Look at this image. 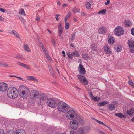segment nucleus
Listing matches in <instances>:
<instances>
[{
  "label": "nucleus",
  "instance_id": "obj_57",
  "mask_svg": "<svg viewBox=\"0 0 134 134\" xmlns=\"http://www.w3.org/2000/svg\"><path fill=\"white\" fill-rule=\"evenodd\" d=\"M4 20V18L2 16H0V21H3Z\"/></svg>",
  "mask_w": 134,
  "mask_h": 134
},
{
  "label": "nucleus",
  "instance_id": "obj_55",
  "mask_svg": "<svg viewBox=\"0 0 134 134\" xmlns=\"http://www.w3.org/2000/svg\"><path fill=\"white\" fill-rule=\"evenodd\" d=\"M80 14H81V15L82 16H85V13L84 12H81Z\"/></svg>",
  "mask_w": 134,
  "mask_h": 134
},
{
  "label": "nucleus",
  "instance_id": "obj_54",
  "mask_svg": "<svg viewBox=\"0 0 134 134\" xmlns=\"http://www.w3.org/2000/svg\"><path fill=\"white\" fill-rule=\"evenodd\" d=\"M67 5V4L66 3H64L62 5V7L63 8H65Z\"/></svg>",
  "mask_w": 134,
  "mask_h": 134
},
{
  "label": "nucleus",
  "instance_id": "obj_58",
  "mask_svg": "<svg viewBox=\"0 0 134 134\" xmlns=\"http://www.w3.org/2000/svg\"><path fill=\"white\" fill-rule=\"evenodd\" d=\"M13 77H17L18 78H19L20 79V80H23V78H21V77H17L16 76H12Z\"/></svg>",
  "mask_w": 134,
  "mask_h": 134
},
{
  "label": "nucleus",
  "instance_id": "obj_31",
  "mask_svg": "<svg viewBox=\"0 0 134 134\" xmlns=\"http://www.w3.org/2000/svg\"><path fill=\"white\" fill-rule=\"evenodd\" d=\"M86 7L87 9L88 10L90 9L91 8V4L88 2H87L85 4Z\"/></svg>",
  "mask_w": 134,
  "mask_h": 134
},
{
  "label": "nucleus",
  "instance_id": "obj_6",
  "mask_svg": "<svg viewBox=\"0 0 134 134\" xmlns=\"http://www.w3.org/2000/svg\"><path fill=\"white\" fill-rule=\"evenodd\" d=\"M56 104V101L54 98H49L47 102V104L48 106L52 108H55Z\"/></svg>",
  "mask_w": 134,
  "mask_h": 134
},
{
  "label": "nucleus",
  "instance_id": "obj_42",
  "mask_svg": "<svg viewBox=\"0 0 134 134\" xmlns=\"http://www.w3.org/2000/svg\"><path fill=\"white\" fill-rule=\"evenodd\" d=\"M16 58L21 59H23L22 55L20 54H18L16 55Z\"/></svg>",
  "mask_w": 134,
  "mask_h": 134
},
{
  "label": "nucleus",
  "instance_id": "obj_63",
  "mask_svg": "<svg viewBox=\"0 0 134 134\" xmlns=\"http://www.w3.org/2000/svg\"><path fill=\"white\" fill-rule=\"evenodd\" d=\"M70 46L71 47H73V48L75 47V46H74V44H71L70 45Z\"/></svg>",
  "mask_w": 134,
  "mask_h": 134
},
{
  "label": "nucleus",
  "instance_id": "obj_21",
  "mask_svg": "<svg viewBox=\"0 0 134 134\" xmlns=\"http://www.w3.org/2000/svg\"><path fill=\"white\" fill-rule=\"evenodd\" d=\"M108 109L110 111H112L115 109V106L114 104H109L107 105Z\"/></svg>",
  "mask_w": 134,
  "mask_h": 134
},
{
  "label": "nucleus",
  "instance_id": "obj_60",
  "mask_svg": "<svg viewBox=\"0 0 134 134\" xmlns=\"http://www.w3.org/2000/svg\"><path fill=\"white\" fill-rule=\"evenodd\" d=\"M36 19L37 21H39L40 20V19L39 17H37L36 18Z\"/></svg>",
  "mask_w": 134,
  "mask_h": 134
},
{
  "label": "nucleus",
  "instance_id": "obj_1",
  "mask_svg": "<svg viewBox=\"0 0 134 134\" xmlns=\"http://www.w3.org/2000/svg\"><path fill=\"white\" fill-rule=\"evenodd\" d=\"M7 95L9 97L11 98H15L18 95V90L15 88L11 87L7 90Z\"/></svg>",
  "mask_w": 134,
  "mask_h": 134
},
{
  "label": "nucleus",
  "instance_id": "obj_26",
  "mask_svg": "<svg viewBox=\"0 0 134 134\" xmlns=\"http://www.w3.org/2000/svg\"><path fill=\"white\" fill-rule=\"evenodd\" d=\"M115 116L121 118H123L125 117V116L123 115L121 113H115Z\"/></svg>",
  "mask_w": 134,
  "mask_h": 134
},
{
  "label": "nucleus",
  "instance_id": "obj_10",
  "mask_svg": "<svg viewBox=\"0 0 134 134\" xmlns=\"http://www.w3.org/2000/svg\"><path fill=\"white\" fill-rule=\"evenodd\" d=\"M7 88V85L4 82L0 83V91L4 92L6 91Z\"/></svg>",
  "mask_w": 134,
  "mask_h": 134
},
{
  "label": "nucleus",
  "instance_id": "obj_56",
  "mask_svg": "<svg viewBox=\"0 0 134 134\" xmlns=\"http://www.w3.org/2000/svg\"><path fill=\"white\" fill-rule=\"evenodd\" d=\"M62 54H63V56L65 57V53L64 51H63L62 52Z\"/></svg>",
  "mask_w": 134,
  "mask_h": 134
},
{
  "label": "nucleus",
  "instance_id": "obj_37",
  "mask_svg": "<svg viewBox=\"0 0 134 134\" xmlns=\"http://www.w3.org/2000/svg\"><path fill=\"white\" fill-rule=\"evenodd\" d=\"M90 48L93 51H96V47L94 44H92L91 45Z\"/></svg>",
  "mask_w": 134,
  "mask_h": 134
},
{
  "label": "nucleus",
  "instance_id": "obj_53",
  "mask_svg": "<svg viewBox=\"0 0 134 134\" xmlns=\"http://www.w3.org/2000/svg\"><path fill=\"white\" fill-rule=\"evenodd\" d=\"M5 10V9L3 8H0V11L2 12H4Z\"/></svg>",
  "mask_w": 134,
  "mask_h": 134
},
{
  "label": "nucleus",
  "instance_id": "obj_41",
  "mask_svg": "<svg viewBox=\"0 0 134 134\" xmlns=\"http://www.w3.org/2000/svg\"><path fill=\"white\" fill-rule=\"evenodd\" d=\"M70 26V24L69 23H65V28L66 29H69Z\"/></svg>",
  "mask_w": 134,
  "mask_h": 134
},
{
  "label": "nucleus",
  "instance_id": "obj_45",
  "mask_svg": "<svg viewBox=\"0 0 134 134\" xmlns=\"http://www.w3.org/2000/svg\"><path fill=\"white\" fill-rule=\"evenodd\" d=\"M17 64L23 67L25 64H24L21 63L20 62H18Z\"/></svg>",
  "mask_w": 134,
  "mask_h": 134
},
{
  "label": "nucleus",
  "instance_id": "obj_5",
  "mask_svg": "<svg viewBox=\"0 0 134 134\" xmlns=\"http://www.w3.org/2000/svg\"><path fill=\"white\" fill-rule=\"evenodd\" d=\"M114 32L116 36H119L123 35L124 33V30L122 27L119 26L116 27L114 29Z\"/></svg>",
  "mask_w": 134,
  "mask_h": 134
},
{
  "label": "nucleus",
  "instance_id": "obj_19",
  "mask_svg": "<svg viewBox=\"0 0 134 134\" xmlns=\"http://www.w3.org/2000/svg\"><path fill=\"white\" fill-rule=\"evenodd\" d=\"M15 134H26V133L25 131L23 129H19L16 131Z\"/></svg>",
  "mask_w": 134,
  "mask_h": 134
},
{
  "label": "nucleus",
  "instance_id": "obj_51",
  "mask_svg": "<svg viewBox=\"0 0 134 134\" xmlns=\"http://www.w3.org/2000/svg\"><path fill=\"white\" fill-rule=\"evenodd\" d=\"M107 2H105V4L106 5H108L110 3V1L109 0H107Z\"/></svg>",
  "mask_w": 134,
  "mask_h": 134
},
{
  "label": "nucleus",
  "instance_id": "obj_34",
  "mask_svg": "<svg viewBox=\"0 0 134 134\" xmlns=\"http://www.w3.org/2000/svg\"><path fill=\"white\" fill-rule=\"evenodd\" d=\"M82 57L85 60L87 59L88 58V54L86 53L83 54Z\"/></svg>",
  "mask_w": 134,
  "mask_h": 134
},
{
  "label": "nucleus",
  "instance_id": "obj_39",
  "mask_svg": "<svg viewBox=\"0 0 134 134\" xmlns=\"http://www.w3.org/2000/svg\"><path fill=\"white\" fill-rule=\"evenodd\" d=\"M66 54L68 56V58H71V59H72V58L71 57L72 56V53H71L70 52H68L66 53Z\"/></svg>",
  "mask_w": 134,
  "mask_h": 134
},
{
  "label": "nucleus",
  "instance_id": "obj_47",
  "mask_svg": "<svg viewBox=\"0 0 134 134\" xmlns=\"http://www.w3.org/2000/svg\"><path fill=\"white\" fill-rule=\"evenodd\" d=\"M71 15V13L70 12H68V13L67 14L66 17L68 18H69L70 16Z\"/></svg>",
  "mask_w": 134,
  "mask_h": 134
},
{
  "label": "nucleus",
  "instance_id": "obj_7",
  "mask_svg": "<svg viewBox=\"0 0 134 134\" xmlns=\"http://www.w3.org/2000/svg\"><path fill=\"white\" fill-rule=\"evenodd\" d=\"M80 82L85 85H87L88 83V81L86 78L82 75H80L77 76Z\"/></svg>",
  "mask_w": 134,
  "mask_h": 134
},
{
  "label": "nucleus",
  "instance_id": "obj_52",
  "mask_svg": "<svg viewBox=\"0 0 134 134\" xmlns=\"http://www.w3.org/2000/svg\"><path fill=\"white\" fill-rule=\"evenodd\" d=\"M70 134H77V133L75 131H70Z\"/></svg>",
  "mask_w": 134,
  "mask_h": 134
},
{
  "label": "nucleus",
  "instance_id": "obj_30",
  "mask_svg": "<svg viewBox=\"0 0 134 134\" xmlns=\"http://www.w3.org/2000/svg\"><path fill=\"white\" fill-rule=\"evenodd\" d=\"M108 102L106 101H102L99 104V106H103L108 103Z\"/></svg>",
  "mask_w": 134,
  "mask_h": 134
},
{
  "label": "nucleus",
  "instance_id": "obj_35",
  "mask_svg": "<svg viewBox=\"0 0 134 134\" xmlns=\"http://www.w3.org/2000/svg\"><path fill=\"white\" fill-rule=\"evenodd\" d=\"M122 49V47L121 46H118L116 49V51L117 52H120Z\"/></svg>",
  "mask_w": 134,
  "mask_h": 134
},
{
  "label": "nucleus",
  "instance_id": "obj_48",
  "mask_svg": "<svg viewBox=\"0 0 134 134\" xmlns=\"http://www.w3.org/2000/svg\"><path fill=\"white\" fill-rule=\"evenodd\" d=\"M131 31L132 34L134 36V28H132L131 29Z\"/></svg>",
  "mask_w": 134,
  "mask_h": 134
},
{
  "label": "nucleus",
  "instance_id": "obj_2",
  "mask_svg": "<svg viewBox=\"0 0 134 134\" xmlns=\"http://www.w3.org/2000/svg\"><path fill=\"white\" fill-rule=\"evenodd\" d=\"M20 88H22L21 91L19 94V96L21 98H26L29 94L30 91L29 88L24 86H21Z\"/></svg>",
  "mask_w": 134,
  "mask_h": 134
},
{
  "label": "nucleus",
  "instance_id": "obj_38",
  "mask_svg": "<svg viewBox=\"0 0 134 134\" xmlns=\"http://www.w3.org/2000/svg\"><path fill=\"white\" fill-rule=\"evenodd\" d=\"M73 12L74 13H75L76 12L79 13L80 12V10L79 9H77L76 8H74L73 10Z\"/></svg>",
  "mask_w": 134,
  "mask_h": 134
},
{
  "label": "nucleus",
  "instance_id": "obj_36",
  "mask_svg": "<svg viewBox=\"0 0 134 134\" xmlns=\"http://www.w3.org/2000/svg\"><path fill=\"white\" fill-rule=\"evenodd\" d=\"M19 14L23 16H25V15L24 10L23 8L21 9L19 11Z\"/></svg>",
  "mask_w": 134,
  "mask_h": 134
},
{
  "label": "nucleus",
  "instance_id": "obj_50",
  "mask_svg": "<svg viewBox=\"0 0 134 134\" xmlns=\"http://www.w3.org/2000/svg\"><path fill=\"white\" fill-rule=\"evenodd\" d=\"M0 134H5L4 131V130L0 129Z\"/></svg>",
  "mask_w": 134,
  "mask_h": 134
},
{
  "label": "nucleus",
  "instance_id": "obj_12",
  "mask_svg": "<svg viewBox=\"0 0 134 134\" xmlns=\"http://www.w3.org/2000/svg\"><path fill=\"white\" fill-rule=\"evenodd\" d=\"M78 71L81 74H85L86 73V70L85 68L83 67L82 65L80 64L79 66L78 67Z\"/></svg>",
  "mask_w": 134,
  "mask_h": 134
},
{
  "label": "nucleus",
  "instance_id": "obj_8",
  "mask_svg": "<svg viewBox=\"0 0 134 134\" xmlns=\"http://www.w3.org/2000/svg\"><path fill=\"white\" fill-rule=\"evenodd\" d=\"M128 44L129 47L130 52L134 53V40L131 39L129 40Z\"/></svg>",
  "mask_w": 134,
  "mask_h": 134
},
{
  "label": "nucleus",
  "instance_id": "obj_25",
  "mask_svg": "<svg viewBox=\"0 0 134 134\" xmlns=\"http://www.w3.org/2000/svg\"><path fill=\"white\" fill-rule=\"evenodd\" d=\"M12 32L14 35L18 39L20 38V37L18 33L14 30H12Z\"/></svg>",
  "mask_w": 134,
  "mask_h": 134
},
{
  "label": "nucleus",
  "instance_id": "obj_40",
  "mask_svg": "<svg viewBox=\"0 0 134 134\" xmlns=\"http://www.w3.org/2000/svg\"><path fill=\"white\" fill-rule=\"evenodd\" d=\"M93 120H94L95 121L98 123H99V124H100L102 125H105V124H104L102 122H101V121H99V120H98L95 118H93Z\"/></svg>",
  "mask_w": 134,
  "mask_h": 134
},
{
  "label": "nucleus",
  "instance_id": "obj_32",
  "mask_svg": "<svg viewBox=\"0 0 134 134\" xmlns=\"http://www.w3.org/2000/svg\"><path fill=\"white\" fill-rule=\"evenodd\" d=\"M63 31V28H60L58 29V36L60 37H61V38H62V37L61 36V34Z\"/></svg>",
  "mask_w": 134,
  "mask_h": 134
},
{
  "label": "nucleus",
  "instance_id": "obj_59",
  "mask_svg": "<svg viewBox=\"0 0 134 134\" xmlns=\"http://www.w3.org/2000/svg\"><path fill=\"white\" fill-rule=\"evenodd\" d=\"M57 4L59 6H60L61 5V3L60 1H58L57 2Z\"/></svg>",
  "mask_w": 134,
  "mask_h": 134
},
{
  "label": "nucleus",
  "instance_id": "obj_44",
  "mask_svg": "<svg viewBox=\"0 0 134 134\" xmlns=\"http://www.w3.org/2000/svg\"><path fill=\"white\" fill-rule=\"evenodd\" d=\"M24 67L27 69H30L31 68V67L30 66L25 64H24Z\"/></svg>",
  "mask_w": 134,
  "mask_h": 134
},
{
  "label": "nucleus",
  "instance_id": "obj_14",
  "mask_svg": "<svg viewBox=\"0 0 134 134\" xmlns=\"http://www.w3.org/2000/svg\"><path fill=\"white\" fill-rule=\"evenodd\" d=\"M39 95V93L37 90H34L32 91L31 96L32 97L33 99H36L38 97Z\"/></svg>",
  "mask_w": 134,
  "mask_h": 134
},
{
  "label": "nucleus",
  "instance_id": "obj_61",
  "mask_svg": "<svg viewBox=\"0 0 134 134\" xmlns=\"http://www.w3.org/2000/svg\"><path fill=\"white\" fill-rule=\"evenodd\" d=\"M52 43L53 44H55V43H56V42H55V41L54 40H52Z\"/></svg>",
  "mask_w": 134,
  "mask_h": 134
},
{
  "label": "nucleus",
  "instance_id": "obj_23",
  "mask_svg": "<svg viewBox=\"0 0 134 134\" xmlns=\"http://www.w3.org/2000/svg\"><path fill=\"white\" fill-rule=\"evenodd\" d=\"M134 113V108H132L128 110L127 112V115L131 116Z\"/></svg>",
  "mask_w": 134,
  "mask_h": 134
},
{
  "label": "nucleus",
  "instance_id": "obj_43",
  "mask_svg": "<svg viewBox=\"0 0 134 134\" xmlns=\"http://www.w3.org/2000/svg\"><path fill=\"white\" fill-rule=\"evenodd\" d=\"M129 85L134 87V83L131 80H130L129 81Z\"/></svg>",
  "mask_w": 134,
  "mask_h": 134
},
{
  "label": "nucleus",
  "instance_id": "obj_33",
  "mask_svg": "<svg viewBox=\"0 0 134 134\" xmlns=\"http://www.w3.org/2000/svg\"><path fill=\"white\" fill-rule=\"evenodd\" d=\"M9 65L7 64L4 63H0V66L7 67H8Z\"/></svg>",
  "mask_w": 134,
  "mask_h": 134
},
{
  "label": "nucleus",
  "instance_id": "obj_62",
  "mask_svg": "<svg viewBox=\"0 0 134 134\" xmlns=\"http://www.w3.org/2000/svg\"><path fill=\"white\" fill-rule=\"evenodd\" d=\"M68 19V18H67L66 17L65 18V19H64V21H65V23H67V22H66V21H67V20Z\"/></svg>",
  "mask_w": 134,
  "mask_h": 134
},
{
  "label": "nucleus",
  "instance_id": "obj_4",
  "mask_svg": "<svg viewBox=\"0 0 134 134\" xmlns=\"http://www.w3.org/2000/svg\"><path fill=\"white\" fill-rule=\"evenodd\" d=\"M66 117L69 119H76L77 117V115L75 112L73 110H71L66 112Z\"/></svg>",
  "mask_w": 134,
  "mask_h": 134
},
{
  "label": "nucleus",
  "instance_id": "obj_20",
  "mask_svg": "<svg viewBox=\"0 0 134 134\" xmlns=\"http://www.w3.org/2000/svg\"><path fill=\"white\" fill-rule=\"evenodd\" d=\"M124 24L126 27H128L130 26L131 25V23L130 20H125L124 23Z\"/></svg>",
  "mask_w": 134,
  "mask_h": 134
},
{
  "label": "nucleus",
  "instance_id": "obj_3",
  "mask_svg": "<svg viewBox=\"0 0 134 134\" xmlns=\"http://www.w3.org/2000/svg\"><path fill=\"white\" fill-rule=\"evenodd\" d=\"M69 107L68 105L63 101H60L58 104L57 108L60 111L65 113L68 110Z\"/></svg>",
  "mask_w": 134,
  "mask_h": 134
},
{
  "label": "nucleus",
  "instance_id": "obj_13",
  "mask_svg": "<svg viewBox=\"0 0 134 134\" xmlns=\"http://www.w3.org/2000/svg\"><path fill=\"white\" fill-rule=\"evenodd\" d=\"M87 132V130L86 128L81 127L78 129L77 132L78 134H85Z\"/></svg>",
  "mask_w": 134,
  "mask_h": 134
},
{
  "label": "nucleus",
  "instance_id": "obj_17",
  "mask_svg": "<svg viewBox=\"0 0 134 134\" xmlns=\"http://www.w3.org/2000/svg\"><path fill=\"white\" fill-rule=\"evenodd\" d=\"M41 47L44 53L45 54L48 60H50L51 59V58L48 54L46 52L47 50L46 48L44 47V46L43 45H42Z\"/></svg>",
  "mask_w": 134,
  "mask_h": 134
},
{
  "label": "nucleus",
  "instance_id": "obj_16",
  "mask_svg": "<svg viewBox=\"0 0 134 134\" xmlns=\"http://www.w3.org/2000/svg\"><path fill=\"white\" fill-rule=\"evenodd\" d=\"M104 50L105 53L106 54H110L111 53V51L109 46L107 45H106L104 46Z\"/></svg>",
  "mask_w": 134,
  "mask_h": 134
},
{
  "label": "nucleus",
  "instance_id": "obj_29",
  "mask_svg": "<svg viewBox=\"0 0 134 134\" xmlns=\"http://www.w3.org/2000/svg\"><path fill=\"white\" fill-rule=\"evenodd\" d=\"M106 10L105 9H103L98 12V14H99L104 15L106 13Z\"/></svg>",
  "mask_w": 134,
  "mask_h": 134
},
{
  "label": "nucleus",
  "instance_id": "obj_64",
  "mask_svg": "<svg viewBox=\"0 0 134 134\" xmlns=\"http://www.w3.org/2000/svg\"><path fill=\"white\" fill-rule=\"evenodd\" d=\"M73 19H74V21H75L76 22L77 21V19L75 17H74V18Z\"/></svg>",
  "mask_w": 134,
  "mask_h": 134
},
{
  "label": "nucleus",
  "instance_id": "obj_11",
  "mask_svg": "<svg viewBox=\"0 0 134 134\" xmlns=\"http://www.w3.org/2000/svg\"><path fill=\"white\" fill-rule=\"evenodd\" d=\"M99 33L101 34H104L107 32V28L104 26H101L98 28Z\"/></svg>",
  "mask_w": 134,
  "mask_h": 134
},
{
  "label": "nucleus",
  "instance_id": "obj_9",
  "mask_svg": "<svg viewBox=\"0 0 134 134\" xmlns=\"http://www.w3.org/2000/svg\"><path fill=\"white\" fill-rule=\"evenodd\" d=\"M70 127L74 130H76L78 126V122L75 120H74L71 121L70 123Z\"/></svg>",
  "mask_w": 134,
  "mask_h": 134
},
{
  "label": "nucleus",
  "instance_id": "obj_18",
  "mask_svg": "<svg viewBox=\"0 0 134 134\" xmlns=\"http://www.w3.org/2000/svg\"><path fill=\"white\" fill-rule=\"evenodd\" d=\"M89 95L90 97L93 100L96 101H99L100 99V98L98 97L97 98L96 97H95L93 96L92 95L91 92H90L89 93Z\"/></svg>",
  "mask_w": 134,
  "mask_h": 134
},
{
  "label": "nucleus",
  "instance_id": "obj_22",
  "mask_svg": "<svg viewBox=\"0 0 134 134\" xmlns=\"http://www.w3.org/2000/svg\"><path fill=\"white\" fill-rule=\"evenodd\" d=\"M27 77H28L27 79L29 80L36 82L38 81V80L36 79L34 77L32 76H27Z\"/></svg>",
  "mask_w": 134,
  "mask_h": 134
},
{
  "label": "nucleus",
  "instance_id": "obj_49",
  "mask_svg": "<svg viewBox=\"0 0 134 134\" xmlns=\"http://www.w3.org/2000/svg\"><path fill=\"white\" fill-rule=\"evenodd\" d=\"M55 15L56 16L55 17V18L56 19V20L57 21H58L59 18H58V17L60 16V15L59 14H56Z\"/></svg>",
  "mask_w": 134,
  "mask_h": 134
},
{
  "label": "nucleus",
  "instance_id": "obj_24",
  "mask_svg": "<svg viewBox=\"0 0 134 134\" xmlns=\"http://www.w3.org/2000/svg\"><path fill=\"white\" fill-rule=\"evenodd\" d=\"M38 98H39V99L41 100H46L47 98L46 97L44 94H42L40 95H39Z\"/></svg>",
  "mask_w": 134,
  "mask_h": 134
},
{
  "label": "nucleus",
  "instance_id": "obj_27",
  "mask_svg": "<svg viewBox=\"0 0 134 134\" xmlns=\"http://www.w3.org/2000/svg\"><path fill=\"white\" fill-rule=\"evenodd\" d=\"M24 50L26 51H27L29 52H31L30 49L28 47V45L27 44H25L24 46Z\"/></svg>",
  "mask_w": 134,
  "mask_h": 134
},
{
  "label": "nucleus",
  "instance_id": "obj_15",
  "mask_svg": "<svg viewBox=\"0 0 134 134\" xmlns=\"http://www.w3.org/2000/svg\"><path fill=\"white\" fill-rule=\"evenodd\" d=\"M108 42L109 44H112L115 42V39L112 36L109 35L108 36Z\"/></svg>",
  "mask_w": 134,
  "mask_h": 134
},
{
  "label": "nucleus",
  "instance_id": "obj_46",
  "mask_svg": "<svg viewBox=\"0 0 134 134\" xmlns=\"http://www.w3.org/2000/svg\"><path fill=\"white\" fill-rule=\"evenodd\" d=\"M49 70L51 74L53 75L54 74V73L52 69L51 68H49Z\"/></svg>",
  "mask_w": 134,
  "mask_h": 134
},
{
  "label": "nucleus",
  "instance_id": "obj_28",
  "mask_svg": "<svg viewBox=\"0 0 134 134\" xmlns=\"http://www.w3.org/2000/svg\"><path fill=\"white\" fill-rule=\"evenodd\" d=\"M72 56L79 57V54L78 52L76 51L72 53Z\"/></svg>",
  "mask_w": 134,
  "mask_h": 134
}]
</instances>
